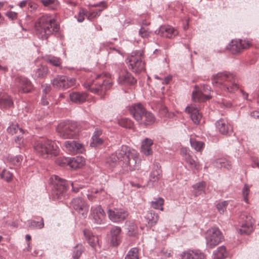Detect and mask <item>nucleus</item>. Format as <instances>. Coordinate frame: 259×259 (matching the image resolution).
Masks as SVG:
<instances>
[{
	"label": "nucleus",
	"instance_id": "49530a36",
	"mask_svg": "<svg viewBox=\"0 0 259 259\" xmlns=\"http://www.w3.org/2000/svg\"><path fill=\"white\" fill-rule=\"evenodd\" d=\"M125 259H139V250L137 248H133L128 252Z\"/></svg>",
	"mask_w": 259,
	"mask_h": 259
},
{
	"label": "nucleus",
	"instance_id": "39448f33",
	"mask_svg": "<svg viewBox=\"0 0 259 259\" xmlns=\"http://www.w3.org/2000/svg\"><path fill=\"white\" fill-rule=\"evenodd\" d=\"M84 86L91 92L97 93L100 91L107 90L112 86V84L109 80H107L105 74H100L93 82L86 83Z\"/></svg>",
	"mask_w": 259,
	"mask_h": 259
},
{
	"label": "nucleus",
	"instance_id": "f704fd0d",
	"mask_svg": "<svg viewBox=\"0 0 259 259\" xmlns=\"http://www.w3.org/2000/svg\"><path fill=\"white\" fill-rule=\"evenodd\" d=\"M128 216V213L125 210L120 209L114 211V222H120L124 221Z\"/></svg>",
	"mask_w": 259,
	"mask_h": 259
},
{
	"label": "nucleus",
	"instance_id": "412c9836",
	"mask_svg": "<svg viewBox=\"0 0 259 259\" xmlns=\"http://www.w3.org/2000/svg\"><path fill=\"white\" fill-rule=\"evenodd\" d=\"M91 211V215L97 224H101L104 222L105 214L100 206L92 207Z\"/></svg>",
	"mask_w": 259,
	"mask_h": 259
},
{
	"label": "nucleus",
	"instance_id": "603ef678",
	"mask_svg": "<svg viewBox=\"0 0 259 259\" xmlns=\"http://www.w3.org/2000/svg\"><path fill=\"white\" fill-rule=\"evenodd\" d=\"M23 158L21 156H17L15 157H11L9 158V161L13 165H19L22 161Z\"/></svg>",
	"mask_w": 259,
	"mask_h": 259
},
{
	"label": "nucleus",
	"instance_id": "5fc2aeb1",
	"mask_svg": "<svg viewBox=\"0 0 259 259\" xmlns=\"http://www.w3.org/2000/svg\"><path fill=\"white\" fill-rule=\"evenodd\" d=\"M1 178L5 180L7 182H9L11 181L13 175L9 171L4 170L1 175Z\"/></svg>",
	"mask_w": 259,
	"mask_h": 259
},
{
	"label": "nucleus",
	"instance_id": "58836bf2",
	"mask_svg": "<svg viewBox=\"0 0 259 259\" xmlns=\"http://www.w3.org/2000/svg\"><path fill=\"white\" fill-rule=\"evenodd\" d=\"M190 143L192 147L198 152H201L204 148V143L202 142L190 139Z\"/></svg>",
	"mask_w": 259,
	"mask_h": 259
},
{
	"label": "nucleus",
	"instance_id": "a18cd8bd",
	"mask_svg": "<svg viewBox=\"0 0 259 259\" xmlns=\"http://www.w3.org/2000/svg\"><path fill=\"white\" fill-rule=\"evenodd\" d=\"M46 61L49 63L55 66H60L61 62L59 58L49 56L46 57Z\"/></svg>",
	"mask_w": 259,
	"mask_h": 259
},
{
	"label": "nucleus",
	"instance_id": "0e129e2a",
	"mask_svg": "<svg viewBox=\"0 0 259 259\" xmlns=\"http://www.w3.org/2000/svg\"><path fill=\"white\" fill-rule=\"evenodd\" d=\"M8 70L7 66H3L0 64V74H5Z\"/></svg>",
	"mask_w": 259,
	"mask_h": 259
},
{
	"label": "nucleus",
	"instance_id": "dca6fc26",
	"mask_svg": "<svg viewBox=\"0 0 259 259\" xmlns=\"http://www.w3.org/2000/svg\"><path fill=\"white\" fill-rule=\"evenodd\" d=\"M251 44L248 40L235 39L231 41L230 49L233 54H237L249 48Z\"/></svg>",
	"mask_w": 259,
	"mask_h": 259
},
{
	"label": "nucleus",
	"instance_id": "3c124183",
	"mask_svg": "<svg viewBox=\"0 0 259 259\" xmlns=\"http://www.w3.org/2000/svg\"><path fill=\"white\" fill-rule=\"evenodd\" d=\"M193 187L194 189L198 191L197 192V194H200L202 192H204V191L205 183L204 182H199L194 185Z\"/></svg>",
	"mask_w": 259,
	"mask_h": 259
},
{
	"label": "nucleus",
	"instance_id": "7ed1b4c3",
	"mask_svg": "<svg viewBox=\"0 0 259 259\" xmlns=\"http://www.w3.org/2000/svg\"><path fill=\"white\" fill-rule=\"evenodd\" d=\"M212 83L215 85H220L221 88L229 92H234L239 88L235 76L226 72L219 73L214 76Z\"/></svg>",
	"mask_w": 259,
	"mask_h": 259
},
{
	"label": "nucleus",
	"instance_id": "a878e982",
	"mask_svg": "<svg viewBox=\"0 0 259 259\" xmlns=\"http://www.w3.org/2000/svg\"><path fill=\"white\" fill-rule=\"evenodd\" d=\"M95 7L97 8L96 10L91 9L89 13H87V17L89 20H92L99 16L100 13L106 9L107 6L105 2H102L95 5Z\"/></svg>",
	"mask_w": 259,
	"mask_h": 259
},
{
	"label": "nucleus",
	"instance_id": "ea45409f",
	"mask_svg": "<svg viewBox=\"0 0 259 259\" xmlns=\"http://www.w3.org/2000/svg\"><path fill=\"white\" fill-rule=\"evenodd\" d=\"M29 227L31 229H41L44 227V222L42 218L40 219V221H35L34 220L28 221Z\"/></svg>",
	"mask_w": 259,
	"mask_h": 259
},
{
	"label": "nucleus",
	"instance_id": "c756f323",
	"mask_svg": "<svg viewBox=\"0 0 259 259\" xmlns=\"http://www.w3.org/2000/svg\"><path fill=\"white\" fill-rule=\"evenodd\" d=\"M132 150L126 146L122 145L116 151V156L119 161L123 162L125 160L126 156Z\"/></svg>",
	"mask_w": 259,
	"mask_h": 259
},
{
	"label": "nucleus",
	"instance_id": "69168bd1",
	"mask_svg": "<svg viewBox=\"0 0 259 259\" xmlns=\"http://www.w3.org/2000/svg\"><path fill=\"white\" fill-rule=\"evenodd\" d=\"M28 5V9L30 8V11L35 10L37 9V5L34 3H29Z\"/></svg>",
	"mask_w": 259,
	"mask_h": 259
},
{
	"label": "nucleus",
	"instance_id": "e2e57ef3",
	"mask_svg": "<svg viewBox=\"0 0 259 259\" xmlns=\"http://www.w3.org/2000/svg\"><path fill=\"white\" fill-rule=\"evenodd\" d=\"M71 186L72 188L73 191L75 192H77L78 191L79 187H78V185L76 182L71 183Z\"/></svg>",
	"mask_w": 259,
	"mask_h": 259
},
{
	"label": "nucleus",
	"instance_id": "864d4df0",
	"mask_svg": "<svg viewBox=\"0 0 259 259\" xmlns=\"http://www.w3.org/2000/svg\"><path fill=\"white\" fill-rule=\"evenodd\" d=\"M102 143V140L97 136L96 135H94L92 137V142L91 143V146L92 147H96L98 145H100Z\"/></svg>",
	"mask_w": 259,
	"mask_h": 259
},
{
	"label": "nucleus",
	"instance_id": "f3484780",
	"mask_svg": "<svg viewBox=\"0 0 259 259\" xmlns=\"http://www.w3.org/2000/svg\"><path fill=\"white\" fill-rule=\"evenodd\" d=\"M117 81L119 84L123 85H133L137 80L126 70H121L118 73Z\"/></svg>",
	"mask_w": 259,
	"mask_h": 259
},
{
	"label": "nucleus",
	"instance_id": "20e7f679",
	"mask_svg": "<svg viewBox=\"0 0 259 259\" xmlns=\"http://www.w3.org/2000/svg\"><path fill=\"white\" fill-rule=\"evenodd\" d=\"M80 129V125L76 122H63L58 125L57 132L64 139H72L77 136Z\"/></svg>",
	"mask_w": 259,
	"mask_h": 259
},
{
	"label": "nucleus",
	"instance_id": "bf43d9fd",
	"mask_svg": "<svg viewBox=\"0 0 259 259\" xmlns=\"http://www.w3.org/2000/svg\"><path fill=\"white\" fill-rule=\"evenodd\" d=\"M172 251L170 250H163L161 252V256L163 257L168 258L172 255Z\"/></svg>",
	"mask_w": 259,
	"mask_h": 259
},
{
	"label": "nucleus",
	"instance_id": "5701e85b",
	"mask_svg": "<svg viewBox=\"0 0 259 259\" xmlns=\"http://www.w3.org/2000/svg\"><path fill=\"white\" fill-rule=\"evenodd\" d=\"M186 112L190 115L192 120L195 124L200 123L202 116L199 113L198 109L194 105L188 106L186 108Z\"/></svg>",
	"mask_w": 259,
	"mask_h": 259
},
{
	"label": "nucleus",
	"instance_id": "09e8293b",
	"mask_svg": "<svg viewBox=\"0 0 259 259\" xmlns=\"http://www.w3.org/2000/svg\"><path fill=\"white\" fill-rule=\"evenodd\" d=\"M45 6L50 7L52 9H55L58 5L57 0H40Z\"/></svg>",
	"mask_w": 259,
	"mask_h": 259
},
{
	"label": "nucleus",
	"instance_id": "4468645a",
	"mask_svg": "<svg viewBox=\"0 0 259 259\" xmlns=\"http://www.w3.org/2000/svg\"><path fill=\"white\" fill-rule=\"evenodd\" d=\"M180 154L185 161L192 169L196 170H199L200 168L199 162L193 158L190 154V151L187 148H182L180 150Z\"/></svg>",
	"mask_w": 259,
	"mask_h": 259
},
{
	"label": "nucleus",
	"instance_id": "0eeeda50",
	"mask_svg": "<svg viewBox=\"0 0 259 259\" xmlns=\"http://www.w3.org/2000/svg\"><path fill=\"white\" fill-rule=\"evenodd\" d=\"M123 164L127 170H138L141 166L139 153L133 149L125 157V160L123 162Z\"/></svg>",
	"mask_w": 259,
	"mask_h": 259
},
{
	"label": "nucleus",
	"instance_id": "423d86ee",
	"mask_svg": "<svg viewBox=\"0 0 259 259\" xmlns=\"http://www.w3.org/2000/svg\"><path fill=\"white\" fill-rule=\"evenodd\" d=\"M129 68L136 73H139L144 70L145 63L143 61L142 53L141 52L133 53L128 57Z\"/></svg>",
	"mask_w": 259,
	"mask_h": 259
},
{
	"label": "nucleus",
	"instance_id": "a19ab883",
	"mask_svg": "<svg viewBox=\"0 0 259 259\" xmlns=\"http://www.w3.org/2000/svg\"><path fill=\"white\" fill-rule=\"evenodd\" d=\"M164 204V199L161 198L155 199L154 200L151 202V206L154 209H159L161 210H163V205Z\"/></svg>",
	"mask_w": 259,
	"mask_h": 259
},
{
	"label": "nucleus",
	"instance_id": "de8ad7c7",
	"mask_svg": "<svg viewBox=\"0 0 259 259\" xmlns=\"http://www.w3.org/2000/svg\"><path fill=\"white\" fill-rule=\"evenodd\" d=\"M139 34L143 38H149L151 34V31L146 26H142L139 31Z\"/></svg>",
	"mask_w": 259,
	"mask_h": 259
},
{
	"label": "nucleus",
	"instance_id": "052dcab7",
	"mask_svg": "<svg viewBox=\"0 0 259 259\" xmlns=\"http://www.w3.org/2000/svg\"><path fill=\"white\" fill-rule=\"evenodd\" d=\"M7 16L11 20H14L17 18V14L14 12H10L7 13Z\"/></svg>",
	"mask_w": 259,
	"mask_h": 259
},
{
	"label": "nucleus",
	"instance_id": "7c9ffc66",
	"mask_svg": "<svg viewBox=\"0 0 259 259\" xmlns=\"http://www.w3.org/2000/svg\"><path fill=\"white\" fill-rule=\"evenodd\" d=\"M87 98V94L84 92H73L70 94V100L76 103L84 102Z\"/></svg>",
	"mask_w": 259,
	"mask_h": 259
},
{
	"label": "nucleus",
	"instance_id": "2f4dec72",
	"mask_svg": "<svg viewBox=\"0 0 259 259\" xmlns=\"http://www.w3.org/2000/svg\"><path fill=\"white\" fill-rule=\"evenodd\" d=\"M155 121V117L154 115L148 111H146L142 116V121H139L140 124L144 125H150L152 124Z\"/></svg>",
	"mask_w": 259,
	"mask_h": 259
},
{
	"label": "nucleus",
	"instance_id": "f8f14e48",
	"mask_svg": "<svg viewBox=\"0 0 259 259\" xmlns=\"http://www.w3.org/2000/svg\"><path fill=\"white\" fill-rule=\"evenodd\" d=\"M241 219L242 220V223L241 228L239 230V233L241 234H250L253 230L254 220L246 213H244L241 215Z\"/></svg>",
	"mask_w": 259,
	"mask_h": 259
},
{
	"label": "nucleus",
	"instance_id": "cd10ccee",
	"mask_svg": "<svg viewBox=\"0 0 259 259\" xmlns=\"http://www.w3.org/2000/svg\"><path fill=\"white\" fill-rule=\"evenodd\" d=\"M83 234L88 243L93 248H95L97 245L99 244L98 237L94 235L93 233L89 230H84L83 231Z\"/></svg>",
	"mask_w": 259,
	"mask_h": 259
},
{
	"label": "nucleus",
	"instance_id": "6e6d98bb",
	"mask_svg": "<svg viewBox=\"0 0 259 259\" xmlns=\"http://www.w3.org/2000/svg\"><path fill=\"white\" fill-rule=\"evenodd\" d=\"M250 191V187L247 184H245L242 190V194L244 197V200L246 202H248L247 196L249 194Z\"/></svg>",
	"mask_w": 259,
	"mask_h": 259
},
{
	"label": "nucleus",
	"instance_id": "8fccbe9b",
	"mask_svg": "<svg viewBox=\"0 0 259 259\" xmlns=\"http://www.w3.org/2000/svg\"><path fill=\"white\" fill-rule=\"evenodd\" d=\"M84 247L82 245L78 244L75 247L73 252L74 259H78L83 251Z\"/></svg>",
	"mask_w": 259,
	"mask_h": 259
},
{
	"label": "nucleus",
	"instance_id": "e433bc0d",
	"mask_svg": "<svg viewBox=\"0 0 259 259\" xmlns=\"http://www.w3.org/2000/svg\"><path fill=\"white\" fill-rule=\"evenodd\" d=\"M228 255V252L224 246L218 248L215 254L214 259H224Z\"/></svg>",
	"mask_w": 259,
	"mask_h": 259
},
{
	"label": "nucleus",
	"instance_id": "680f3d73",
	"mask_svg": "<svg viewBox=\"0 0 259 259\" xmlns=\"http://www.w3.org/2000/svg\"><path fill=\"white\" fill-rule=\"evenodd\" d=\"M42 88H43V91H42L43 93L46 94L49 93L51 90V86L49 85H47V84L42 85Z\"/></svg>",
	"mask_w": 259,
	"mask_h": 259
},
{
	"label": "nucleus",
	"instance_id": "6e6552de",
	"mask_svg": "<svg viewBox=\"0 0 259 259\" xmlns=\"http://www.w3.org/2000/svg\"><path fill=\"white\" fill-rule=\"evenodd\" d=\"M223 236L218 228L213 227L209 229L206 233V241L207 246L212 248L218 245L222 241Z\"/></svg>",
	"mask_w": 259,
	"mask_h": 259
},
{
	"label": "nucleus",
	"instance_id": "79ce46f5",
	"mask_svg": "<svg viewBox=\"0 0 259 259\" xmlns=\"http://www.w3.org/2000/svg\"><path fill=\"white\" fill-rule=\"evenodd\" d=\"M18 131L22 134L23 133V130L21 128L19 127V126L17 123H11L7 128V132L12 135L17 134Z\"/></svg>",
	"mask_w": 259,
	"mask_h": 259
},
{
	"label": "nucleus",
	"instance_id": "6ab92c4d",
	"mask_svg": "<svg viewBox=\"0 0 259 259\" xmlns=\"http://www.w3.org/2000/svg\"><path fill=\"white\" fill-rule=\"evenodd\" d=\"M16 85L19 91L22 93H28L32 89L31 83L24 77H18L16 78Z\"/></svg>",
	"mask_w": 259,
	"mask_h": 259
},
{
	"label": "nucleus",
	"instance_id": "f03ea898",
	"mask_svg": "<svg viewBox=\"0 0 259 259\" xmlns=\"http://www.w3.org/2000/svg\"><path fill=\"white\" fill-rule=\"evenodd\" d=\"M35 152L44 158H51L59 154V149L54 141L48 139L37 141L34 145Z\"/></svg>",
	"mask_w": 259,
	"mask_h": 259
},
{
	"label": "nucleus",
	"instance_id": "ddd939ff",
	"mask_svg": "<svg viewBox=\"0 0 259 259\" xmlns=\"http://www.w3.org/2000/svg\"><path fill=\"white\" fill-rule=\"evenodd\" d=\"M70 206L78 213L81 214L83 218L87 215L89 206L82 199L80 198H74L71 202Z\"/></svg>",
	"mask_w": 259,
	"mask_h": 259
},
{
	"label": "nucleus",
	"instance_id": "9d476101",
	"mask_svg": "<svg viewBox=\"0 0 259 259\" xmlns=\"http://www.w3.org/2000/svg\"><path fill=\"white\" fill-rule=\"evenodd\" d=\"M75 79L66 76L58 75L52 81L54 87L58 89H67L75 83Z\"/></svg>",
	"mask_w": 259,
	"mask_h": 259
},
{
	"label": "nucleus",
	"instance_id": "a211bd4d",
	"mask_svg": "<svg viewBox=\"0 0 259 259\" xmlns=\"http://www.w3.org/2000/svg\"><path fill=\"white\" fill-rule=\"evenodd\" d=\"M146 109L141 104H135L129 107V111L134 119L137 121H142V116Z\"/></svg>",
	"mask_w": 259,
	"mask_h": 259
},
{
	"label": "nucleus",
	"instance_id": "c9c22d12",
	"mask_svg": "<svg viewBox=\"0 0 259 259\" xmlns=\"http://www.w3.org/2000/svg\"><path fill=\"white\" fill-rule=\"evenodd\" d=\"M146 218L148 220V226L151 227L157 223L159 219V216L155 212L151 210L147 214Z\"/></svg>",
	"mask_w": 259,
	"mask_h": 259
},
{
	"label": "nucleus",
	"instance_id": "4d7b16f0",
	"mask_svg": "<svg viewBox=\"0 0 259 259\" xmlns=\"http://www.w3.org/2000/svg\"><path fill=\"white\" fill-rule=\"evenodd\" d=\"M227 205V201H224L218 203L217 204V207L220 213H223L225 211Z\"/></svg>",
	"mask_w": 259,
	"mask_h": 259
},
{
	"label": "nucleus",
	"instance_id": "393cba45",
	"mask_svg": "<svg viewBox=\"0 0 259 259\" xmlns=\"http://www.w3.org/2000/svg\"><path fill=\"white\" fill-rule=\"evenodd\" d=\"M182 259H206L205 255L199 250H189L183 253Z\"/></svg>",
	"mask_w": 259,
	"mask_h": 259
},
{
	"label": "nucleus",
	"instance_id": "4be33fe9",
	"mask_svg": "<svg viewBox=\"0 0 259 259\" xmlns=\"http://www.w3.org/2000/svg\"><path fill=\"white\" fill-rule=\"evenodd\" d=\"M216 127L221 134H230L233 131V128L228 121L225 119H221L216 122Z\"/></svg>",
	"mask_w": 259,
	"mask_h": 259
},
{
	"label": "nucleus",
	"instance_id": "4c0bfd02",
	"mask_svg": "<svg viewBox=\"0 0 259 259\" xmlns=\"http://www.w3.org/2000/svg\"><path fill=\"white\" fill-rule=\"evenodd\" d=\"M114 246H118L122 241V234L120 228L114 227Z\"/></svg>",
	"mask_w": 259,
	"mask_h": 259
},
{
	"label": "nucleus",
	"instance_id": "aec40b11",
	"mask_svg": "<svg viewBox=\"0 0 259 259\" xmlns=\"http://www.w3.org/2000/svg\"><path fill=\"white\" fill-rule=\"evenodd\" d=\"M158 34L162 37L173 38L178 34V31L171 26L163 25L159 28Z\"/></svg>",
	"mask_w": 259,
	"mask_h": 259
},
{
	"label": "nucleus",
	"instance_id": "f257e3e1",
	"mask_svg": "<svg viewBox=\"0 0 259 259\" xmlns=\"http://www.w3.org/2000/svg\"><path fill=\"white\" fill-rule=\"evenodd\" d=\"M60 27L55 19L49 15H43L35 22L34 31L36 35L43 39H47L54 32H58Z\"/></svg>",
	"mask_w": 259,
	"mask_h": 259
},
{
	"label": "nucleus",
	"instance_id": "9b49d317",
	"mask_svg": "<svg viewBox=\"0 0 259 259\" xmlns=\"http://www.w3.org/2000/svg\"><path fill=\"white\" fill-rule=\"evenodd\" d=\"M51 179L54 184V193L59 198L67 190L68 184L66 181L57 176H53Z\"/></svg>",
	"mask_w": 259,
	"mask_h": 259
},
{
	"label": "nucleus",
	"instance_id": "bb28decb",
	"mask_svg": "<svg viewBox=\"0 0 259 259\" xmlns=\"http://www.w3.org/2000/svg\"><path fill=\"white\" fill-rule=\"evenodd\" d=\"M162 176V170L161 166L158 164H156L154 166L150 176L149 182H157L161 178Z\"/></svg>",
	"mask_w": 259,
	"mask_h": 259
},
{
	"label": "nucleus",
	"instance_id": "37998d69",
	"mask_svg": "<svg viewBox=\"0 0 259 259\" xmlns=\"http://www.w3.org/2000/svg\"><path fill=\"white\" fill-rule=\"evenodd\" d=\"M118 124L121 126L127 128H132L134 125V123L131 119L124 118L118 120Z\"/></svg>",
	"mask_w": 259,
	"mask_h": 259
},
{
	"label": "nucleus",
	"instance_id": "c85d7f7f",
	"mask_svg": "<svg viewBox=\"0 0 259 259\" xmlns=\"http://www.w3.org/2000/svg\"><path fill=\"white\" fill-rule=\"evenodd\" d=\"M153 145V141L149 138H146L142 142L141 152L146 156L152 155L153 151L151 148Z\"/></svg>",
	"mask_w": 259,
	"mask_h": 259
},
{
	"label": "nucleus",
	"instance_id": "1a4fd4ad",
	"mask_svg": "<svg viewBox=\"0 0 259 259\" xmlns=\"http://www.w3.org/2000/svg\"><path fill=\"white\" fill-rule=\"evenodd\" d=\"M57 163L60 165L64 166L68 164L73 169L79 168L84 165L85 159L81 156H76L73 158H59L57 160Z\"/></svg>",
	"mask_w": 259,
	"mask_h": 259
},
{
	"label": "nucleus",
	"instance_id": "13d9d810",
	"mask_svg": "<svg viewBox=\"0 0 259 259\" xmlns=\"http://www.w3.org/2000/svg\"><path fill=\"white\" fill-rule=\"evenodd\" d=\"M85 16H87V11L84 9L80 10L77 15L78 21L80 22H82L84 19Z\"/></svg>",
	"mask_w": 259,
	"mask_h": 259
},
{
	"label": "nucleus",
	"instance_id": "338daca9",
	"mask_svg": "<svg viewBox=\"0 0 259 259\" xmlns=\"http://www.w3.org/2000/svg\"><path fill=\"white\" fill-rule=\"evenodd\" d=\"M250 116L254 118H259V112L257 111H253L250 113Z\"/></svg>",
	"mask_w": 259,
	"mask_h": 259
},
{
	"label": "nucleus",
	"instance_id": "473e14b6",
	"mask_svg": "<svg viewBox=\"0 0 259 259\" xmlns=\"http://www.w3.org/2000/svg\"><path fill=\"white\" fill-rule=\"evenodd\" d=\"M48 68L46 66L40 65L34 70V77L37 78H44L48 74Z\"/></svg>",
	"mask_w": 259,
	"mask_h": 259
},
{
	"label": "nucleus",
	"instance_id": "72a5a7b5",
	"mask_svg": "<svg viewBox=\"0 0 259 259\" xmlns=\"http://www.w3.org/2000/svg\"><path fill=\"white\" fill-rule=\"evenodd\" d=\"M210 97L209 95H204L199 91H193L192 93V99L195 102H204L210 99Z\"/></svg>",
	"mask_w": 259,
	"mask_h": 259
},
{
	"label": "nucleus",
	"instance_id": "c03bdc74",
	"mask_svg": "<svg viewBox=\"0 0 259 259\" xmlns=\"http://www.w3.org/2000/svg\"><path fill=\"white\" fill-rule=\"evenodd\" d=\"M216 163L217 166H220L221 167H224L227 169L231 168L232 166L231 162L225 158L219 159L217 160Z\"/></svg>",
	"mask_w": 259,
	"mask_h": 259
},
{
	"label": "nucleus",
	"instance_id": "b1692460",
	"mask_svg": "<svg viewBox=\"0 0 259 259\" xmlns=\"http://www.w3.org/2000/svg\"><path fill=\"white\" fill-rule=\"evenodd\" d=\"M14 105L11 97L6 93L0 92V108L8 109Z\"/></svg>",
	"mask_w": 259,
	"mask_h": 259
},
{
	"label": "nucleus",
	"instance_id": "774afa93",
	"mask_svg": "<svg viewBox=\"0 0 259 259\" xmlns=\"http://www.w3.org/2000/svg\"><path fill=\"white\" fill-rule=\"evenodd\" d=\"M22 137L20 135L18 136L17 138L15 139L16 142L19 144L20 146L23 143V141L22 140Z\"/></svg>",
	"mask_w": 259,
	"mask_h": 259
},
{
	"label": "nucleus",
	"instance_id": "2eb2a0df",
	"mask_svg": "<svg viewBox=\"0 0 259 259\" xmlns=\"http://www.w3.org/2000/svg\"><path fill=\"white\" fill-rule=\"evenodd\" d=\"M66 150L71 154L82 153L84 151V147L81 143L75 141H67L63 144Z\"/></svg>",
	"mask_w": 259,
	"mask_h": 259
}]
</instances>
